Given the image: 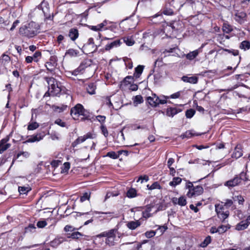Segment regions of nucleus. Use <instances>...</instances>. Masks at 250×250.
I'll use <instances>...</instances> for the list:
<instances>
[{
	"label": "nucleus",
	"mask_w": 250,
	"mask_h": 250,
	"mask_svg": "<svg viewBox=\"0 0 250 250\" xmlns=\"http://www.w3.org/2000/svg\"><path fill=\"white\" fill-rule=\"evenodd\" d=\"M8 141V139H3L0 141V153H2L10 146L11 145L7 143Z\"/></svg>",
	"instance_id": "1a4fd4ad"
},
{
	"label": "nucleus",
	"mask_w": 250,
	"mask_h": 250,
	"mask_svg": "<svg viewBox=\"0 0 250 250\" xmlns=\"http://www.w3.org/2000/svg\"><path fill=\"white\" fill-rule=\"evenodd\" d=\"M178 110L176 108H169L167 111V115L168 116L173 117L178 113Z\"/></svg>",
	"instance_id": "b1692460"
},
{
	"label": "nucleus",
	"mask_w": 250,
	"mask_h": 250,
	"mask_svg": "<svg viewBox=\"0 0 250 250\" xmlns=\"http://www.w3.org/2000/svg\"><path fill=\"white\" fill-rule=\"evenodd\" d=\"M39 125L37 122H32L30 123L28 126V129L29 130H33L37 128Z\"/></svg>",
	"instance_id": "a18cd8bd"
},
{
	"label": "nucleus",
	"mask_w": 250,
	"mask_h": 250,
	"mask_svg": "<svg viewBox=\"0 0 250 250\" xmlns=\"http://www.w3.org/2000/svg\"><path fill=\"white\" fill-rule=\"evenodd\" d=\"M199 53V50L196 49L186 54V57L188 60L191 61L195 59L198 55Z\"/></svg>",
	"instance_id": "f3484780"
},
{
	"label": "nucleus",
	"mask_w": 250,
	"mask_h": 250,
	"mask_svg": "<svg viewBox=\"0 0 250 250\" xmlns=\"http://www.w3.org/2000/svg\"><path fill=\"white\" fill-rule=\"evenodd\" d=\"M107 233V238H112L115 239L116 234L118 232L117 229H111L108 231H106Z\"/></svg>",
	"instance_id": "aec40b11"
},
{
	"label": "nucleus",
	"mask_w": 250,
	"mask_h": 250,
	"mask_svg": "<svg viewBox=\"0 0 250 250\" xmlns=\"http://www.w3.org/2000/svg\"><path fill=\"white\" fill-rule=\"evenodd\" d=\"M85 138L83 136L79 137L72 144V146L73 147H76L78 145L84 142L85 141Z\"/></svg>",
	"instance_id": "393cba45"
},
{
	"label": "nucleus",
	"mask_w": 250,
	"mask_h": 250,
	"mask_svg": "<svg viewBox=\"0 0 250 250\" xmlns=\"http://www.w3.org/2000/svg\"><path fill=\"white\" fill-rule=\"evenodd\" d=\"M182 182V179L180 177H174L172 181L169 182V185L172 187H175L180 184Z\"/></svg>",
	"instance_id": "cd10ccee"
},
{
	"label": "nucleus",
	"mask_w": 250,
	"mask_h": 250,
	"mask_svg": "<svg viewBox=\"0 0 250 250\" xmlns=\"http://www.w3.org/2000/svg\"><path fill=\"white\" fill-rule=\"evenodd\" d=\"M47 225V223L44 220L39 221L38 222L37 226L39 228H43Z\"/></svg>",
	"instance_id": "864d4df0"
},
{
	"label": "nucleus",
	"mask_w": 250,
	"mask_h": 250,
	"mask_svg": "<svg viewBox=\"0 0 250 250\" xmlns=\"http://www.w3.org/2000/svg\"><path fill=\"white\" fill-rule=\"evenodd\" d=\"M90 193L85 192L84 193L83 196H82L80 198V201L81 202H83L85 201L86 200H89L90 198Z\"/></svg>",
	"instance_id": "8fccbe9b"
},
{
	"label": "nucleus",
	"mask_w": 250,
	"mask_h": 250,
	"mask_svg": "<svg viewBox=\"0 0 250 250\" xmlns=\"http://www.w3.org/2000/svg\"><path fill=\"white\" fill-rule=\"evenodd\" d=\"M56 65L55 59L52 57L50 58L49 62H47L45 64L47 69L51 72L54 71Z\"/></svg>",
	"instance_id": "6e6552de"
},
{
	"label": "nucleus",
	"mask_w": 250,
	"mask_h": 250,
	"mask_svg": "<svg viewBox=\"0 0 250 250\" xmlns=\"http://www.w3.org/2000/svg\"><path fill=\"white\" fill-rule=\"evenodd\" d=\"M96 214H104L107 215L108 217L112 218L113 217V212H102V211H95Z\"/></svg>",
	"instance_id": "052dcab7"
},
{
	"label": "nucleus",
	"mask_w": 250,
	"mask_h": 250,
	"mask_svg": "<svg viewBox=\"0 0 250 250\" xmlns=\"http://www.w3.org/2000/svg\"><path fill=\"white\" fill-rule=\"evenodd\" d=\"M195 113V111L193 109H189L186 111V116L187 118H191Z\"/></svg>",
	"instance_id": "79ce46f5"
},
{
	"label": "nucleus",
	"mask_w": 250,
	"mask_h": 250,
	"mask_svg": "<svg viewBox=\"0 0 250 250\" xmlns=\"http://www.w3.org/2000/svg\"><path fill=\"white\" fill-rule=\"evenodd\" d=\"M76 229H78L70 225H66L64 228V230L66 232L72 231Z\"/></svg>",
	"instance_id": "4d7b16f0"
},
{
	"label": "nucleus",
	"mask_w": 250,
	"mask_h": 250,
	"mask_svg": "<svg viewBox=\"0 0 250 250\" xmlns=\"http://www.w3.org/2000/svg\"><path fill=\"white\" fill-rule=\"evenodd\" d=\"M157 99L158 97L155 94L153 95L152 97H148L146 98L147 102L152 106H156L158 105Z\"/></svg>",
	"instance_id": "ddd939ff"
},
{
	"label": "nucleus",
	"mask_w": 250,
	"mask_h": 250,
	"mask_svg": "<svg viewBox=\"0 0 250 250\" xmlns=\"http://www.w3.org/2000/svg\"><path fill=\"white\" fill-rule=\"evenodd\" d=\"M230 228V226L229 224H227L226 225H220L219 226L218 229V232L219 234H222L224 232H225L226 231H227Z\"/></svg>",
	"instance_id": "412c9836"
},
{
	"label": "nucleus",
	"mask_w": 250,
	"mask_h": 250,
	"mask_svg": "<svg viewBox=\"0 0 250 250\" xmlns=\"http://www.w3.org/2000/svg\"><path fill=\"white\" fill-rule=\"evenodd\" d=\"M249 225L244 220L241 221L240 223L237 224L235 227V229L237 230H242L246 229Z\"/></svg>",
	"instance_id": "a211bd4d"
},
{
	"label": "nucleus",
	"mask_w": 250,
	"mask_h": 250,
	"mask_svg": "<svg viewBox=\"0 0 250 250\" xmlns=\"http://www.w3.org/2000/svg\"><path fill=\"white\" fill-rule=\"evenodd\" d=\"M187 204V201L185 197L181 196L178 198V205L181 206H184Z\"/></svg>",
	"instance_id": "49530a36"
},
{
	"label": "nucleus",
	"mask_w": 250,
	"mask_h": 250,
	"mask_svg": "<svg viewBox=\"0 0 250 250\" xmlns=\"http://www.w3.org/2000/svg\"><path fill=\"white\" fill-rule=\"evenodd\" d=\"M137 195V191L135 188H131L126 192V196L128 198H134Z\"/></svg>",
	"instance_id": "c85d7f7f"
},
{
	"label": "nucleus",
	"mask_w": 250,
	"mask_h": 250,
	"mask_svg": "<svg viewBox=\"0 0 250 250\" xmlns=\"http://www.w3.org/2000/svg\"><path fill=\"white\" fill-rule=\"evenodd\" d=\"M225 50L229 53H232L234 56H237L239 54V51L238 50H229L226 49Z\"/></svg>",
	"instance_id": "338daca9"
},
{
	"label": "nucleus",
	"mask_w": 250,
	"mask_h": 250,
	"mask_svg": "<svg viewBox=\"0 0 250 250\" xmlns=\"http://www.w3.org/2000/svg\"><path fill=\"white\" fill-rule=\"evenodd\" d=\"M70 114L74 120L78 119L80 115L83 116V118L82 119L83 120L90 119V115L89 112L86 110L83 106L80 104H77L71 108Z\"/></svg>",
	"instance_id": "7ed1b4c3"
},
{
	"label": "nucleus",
	"mask_w": 250,
	"mask_h": 250,
	"mask_svg": "<svg viewBox=\"0 0 250 250\" xmlns=\"http://www.w3.org/2000/svg\"><path fill=\"white\" fill-rule=\"evenodd\" d=\"M96 85L94 83H89L86 87L87 91L91 95L95 93Z\"/></svg>",
	"instance_id": "5701e85b"
},
{
	"label": "nucleus",
	"mask_w": 250,
	"mask_h": 250,
	"mask_svg": "<svg viewBox=\"0 0 250 250\" xmlns=\"http://www.w3.org/2000/svg\"><path fill=\"white\" fill-rule=\"evenodd\" d=\"M63 241V238L62 237L55 238L50 242V246L53 248H56L61 244Z\"/></svg>",
	"instance_id": "4be33fe9"
},
{
	"label": "nucleus",
	"mask_w": 250,
	"mask_h": 250,
	"mask_svg": "<svg viewBox=\"0 0 250 250\" xmlns=\"http://www.w3.org/2000/svg\"><path fill=\"white\" fill-rule=\"evenodd\" d=\"M88 64H87L86 62H83L79 66L78 70H80V71L82 72L84 70V69L88 66Z\"/></svg>",
	"instance_id": "bf43d9fd"
},
{
	"label": "nucleus",
	"mask_w": 250,
	"mask_h": 250,
	"mask_svg": "<svg viewBox=\"0 0 250 250\" xmlns=\"http://www.w3.org/2000/svg\"><path fill=\"white\" fill-rule=\"evenodd\" d=\"M43 135L41 134H37L34 135L30 136L28 139L25 141V143H33L35 142H38L43 139Z\"/></svg>",
	"instance_id": "9d476101"
},
{
	"label": "nucleus",
	"mask_w": 250,
	"mask_h": 250,
	"mask_svg": "<svg viewBox=\"0 0 250 250\" xmlns=\"http://www.w3.org/2000/svg\"><path fill=\"white\" fill-rule=\"evenodd\" d=\"M156 233V231H153V230L148 231H146L145 233V235L147 238H150L153 237L155 235Z\"/></svg>",
	"instance_id": "603ef678"
},
{
	"label": "nucleus",
	"mask_w": 250,
	"mask_h": 250,
	"mask_svg": "<svg viewBox=\"0 0 250 250\" xmlns=\"http://www.w3.org/2000/svg\"><path fill=\"white\" fill-rule=\"evenodd\" d=\"M201 134L196 133L193 130H188L184 133L181 135L180 137L182 139L190 138L194 136L200 135Z\"/></svg>",
	"instance_id": "f8f14e48"
},
{
	"label": "nucleus",
	"mask_w": 250,
	"mask_h": 250,
	"mask_svg": "<svg viewBox=\"0 0 250 250\" xmlns=\"http://www.w3.org/2000/svg\"><path fill=\"white\" fill-rule=\"evenodd\" d=\"M222 29L223 31L226 33H229L232 30L231 25L227 23H224L223 24Z\"/></svg>",
	"instance_id": "7c9ffc66"
},
{
	"label": "nucleus",
	"mask_w": 250,
	"mask_h": 250,
	"mask_svg": "<svg viewBox=\"0 0 250 250\" xmlns=\"http://www.w3.org/2000/svg\"><path fill=\"white\" fill-rule=\"evenodd\" d=\"M47 5V3L46 2L42 1L40 6L42 8L43 13L44 14V16H46L45 14L47 13L48 10Z\"/></svg>",
	"instance_id": "ea45409f"
},
{
	"label": "nucleus",
	"mask_w": 250,
	"mask_h": 250,
	"mask_svg": "<svg viewBox=\"0 0 250 250\" xmlns=\"http://www.w3.org/2000/svg\"><path fill=\"white\" fill-rule=\"evenodd\" d=\"M157 229H156V232L159 231L160 233L163 234L167 229V226H156Z\"/></svg>",
	"instance_id": "4c0bfd02"
},
{
	"label": "nucleus",
	"mask_w": 250,
	"mask_h": 250,
	"mask_svg": "<svg viewBox=\"0 0 250 250\" xmlns=\"http://www.w3.org/2000/svg\"><path fill=\"white\" fill-rule=\"evenodd\" d=\"M186 188H188L189 190L187 195L191 198L193 196H197L201 194L203 192V188L201 186L194 187L192 183L188 182L186 184Z\"/></svg>",
	"instance_id": "20e7f679"
},
{
	"label": "nucleus",
	"mask_w": 250,
	"mask_h": 250,
	"mask_svg": "<svg viewBox=\"0 0 250 250\" xmlns=\"http://www.w3.org/2000/svg\"><path fill=\"white\" fill-rule=\"evenodd\" d=\"M120 41L119 40H116L111 42V43L106 45L105 49L106 50H109L113 47H116L120 45Z\"/></svg>",
	"instance_id": "dca6fc26"
},
{
	"label": "nucleus",
	"mask_w": 250,
	"mask_h": 250,
	"mask_svg": "<svg viewBox=\"0 0 250 250\" xmlns=\"http://www.w3.org/2000/svg\"><path fill=\"white\" fill-rule=\"evenodd\" d=\"M70 167V164L69 162H65L61 167V173L67 172Z\"/></svg>",
	"instance_id": "72a5a7b5"
},
{
	"label": "nucleus",
	"mask_w": 250,
	"mask_h": 250,
	"mask_svg": "<svg viewBox=\"0 0 250 250\" xmlns=\"http://www.w3.org/2000/svg\"><path fill=\"white\" fill-rule=\"evenodd\" d=\"M101 129L102 131V132L103 133L104 136L105 137H106L108 135V131L105 126L104 125L101 126Z\"/></svg>",
	"instance_id": "774afa93"
},
{
	"label": "nucleus",
	"mask_w": 250,
	"mask_h": 250,
	"mask_svg": "<svg viewBox=\"0 0 250 250\" xmlns=\"http://www.w3.org/2000/svg\"><path fill=\"white\" fill-rule=\"evenodd\" d=\"M247 18V14L244 12H237L234 14V20L240 24L243 23Z\"/></svg>",
	"instance_id": "423d86ee"
},
{
	"label": "nucleus",
	"mask_w": 250,
	"mask_h": 250,
	"mask_svg": "<svg viewBox=\"0 0 250 250\" xmlns=\"http://www.w3.org/2000/svg\"><path fill=\"white\" fill-rule=\"evenodd\" d=\"M169 97L163 96V97H158L157 99L158 105L159 104H164L167 103V100L169 99Z\"/></svg>",
	"instance_id": "c03bdc74"
},
{
	"label": "nucleus",
	"mask_w": 250,
	"mask_h": 250,
	"mask_svg": "<svg viewBox=\"0 0 250 250\" xmlns=\"http://www.w3.org/2000/svg\"><path fill=\"white\" fill-rule=\"evenodd\" d=\"M143 102V99L142 96L137 95L135 97L134 100V104H141Z\"/></svg>",
	"instance_id": "de8ad7c7"
},
{
	"label": "nucleus",
	"mask_w": 250,
	"mask_h": 250,
	"mask_svg": "<svg viewBox=\"0 0 250 250\" xmlns=\"http://www.w3.org/2000/svg\"><path fill=\"white\" fill-rule=\"evenodd\" d=\"M241 177L236 176L233 179L226 182L225 185L229 187V188L233 187L240 184L241 182Z\"/></svg>",
	"instance_id": "0eeeda50"
},
{
	"label": "nucleus",
	"mask_w": 250,
	"mask_h": 250,
	"mask_svg": "<svg viewBox=\"0 0 250 250\" xmlns=\"http://www.w3.org/2000/svg\"><path fill=\"white\" fill-rule=\"evenodd\" d=\"M39 29V25L34 21H31L21 26L20 28L19 33L23 36L30 38L37 35Z\"/></svg>",
	"instance_id": "f257e3e1"
},
{
	"label": "nucleus",
	"mask_w": 250,
	"mask_h": 250,
	"mask_svg": "<svg viewBox=\"0 0 250 250\" xmlns=\"http://www.w3.org/2000/svg\"><path fill=\"white\" fill-rule=\"evenodd\" d=\"M69 36L71 40L75 41L79 36L78 30L76 28H71L69 32Z\"/></svg>",
	"instance_id": "4468645a"
},
{
	"label": "nucleus",
	"mask_w": 250,
	"mask_h": 250,
	"mask_svg": "<svg viewBox=\"0 0 250 250\" xmlns=\"http://www.w3.org/2000/svg\"><path fill=\"white\" fill-rule=\"evenodd\" d=\"M31 190L29 187H19V191L20 194H26Z\"/></svg>",
	"instance_id": "f704fd0d"
},
{
	"label": "nucleus",
	"mask_w": 250,
	"mask_h": 250,
	"mask_svg": "<svg viewBox=\"0 0 250 250\" xmlns=\"http://www.w3.org/2000/svg\"><path fill=\"white\" fill-rule=\"evenodd\" d=\"M83 236L82 234L78 231L74 232L72 233L71 234H67V237L68 238H71L72 239H78L80 236Z\"/></svg>",
	"instance_id": "473e14b6"
},
{
	"label": "nucleus",
	"mask_w": 250,
	"mask_h": 250,
	"mask_svg": "<svg viewBox=\"0 0 250 250\" xmlns=\"http://www.w3.org/2000/svg\"><path fill=\"white\" fill-rule=\"evenodd\" d=\"M124 41L126 43V44L128 46H132L135 43L134 41L131 37H125L124 38Z\"/></svg>",
	"instance_id": "2f4dec72"
},
{
	"label": "nucleus",
	"mask_w": 250,
	"mask_h": 250,
	"mask_svg": "<svg viewBox=\"0 0 250 250\" xmlns=\"http://www.w3.org/2000/svg\"><path fill=\"white\" fill-rule=\"evenodd\" d=\"M218 217L223 219V220H225V219H226L229 215V211H222L220 213H219V214H217Z\"/></svg>",
	"instance_id": "a19ab883"
},
{
	"label": "nucleus",
	"mask_w": 250,
	"mask_h": 250,
	"mask_svg": "<svg viewBox=\"0 0 250 250\" xmlns=\"http://www.w3.org/2000/svg\"><path fill=\"white\" fill-rule=\"evenodd\" d=\"M133 78L131 76H127L126 77L124 80L121 82V84L127 85L131 83L130 80H132Z\"/></svg>",
	"instance_id": "09e8293b"
},
{
	"label": "nucleus",
	"mask_w": 250,
	"mask_h": 250,
	"mask_svg": "<svg viewBox=\"0 0 250 250\" xmlns=\"http://www.w3.org/2000/svg\"><path fill=\"white\" fill-rule=\"evenodd\" d=\"M233 204V202L231 199H226L225 202H223L224 207L229 208Z\"/></svg>",
	"instance_id": "3c124183"
},
{
	"label": "nucleus",
	"mask_w": 250,
	"mask_h": 250,
	"mask_svg": "<svg viewBox=\"0 0 250 250\" xmlns=\"http://www.w3.org/2000/svg\"><path fill=\"white\" fill-rule=\"evenodd\" d=\"M243 152L240 146H237L233 151L232 156H242Z\"/></svg>",
	"instance_id": "c756f323"
},
{
	"label": "nucleus",
	"mask_w": 250,
	"mask_h": 250,
	"mask_svg": "<svg viewBox=\"0 0 250 250\" xmlns=\"http://www.w3.org/2000/svg\"><path fill=\"white\" fill-rule=\"evenodd\" d=\"M234 200H237L238 202V203L240 204V205H243V203L244 202V199L243 198V197L241 196V195H239V196H236L234 197Z\"/></svg>",
	"instance_id": "6e6d98bb"
},
{
	"label": "nucleus",
	"mask_w": 250,
	"mask_h": 250,
	"mask_svg": "<svg viewBox=\"0 0 250 250\" xmlns=\"http://www.w3.org/2000/svg\"><path fill=\"white\" fill-rule=\"evenodd\" d=\"M215 211H216L217 214L223 211L224 210V206L223 205V202H222L221 204H217L215 205Z\"/></svg>",
	"instance_id": "37998d69"
},
{
	"label": "nucleus",
	"mask_w": 250,
	"mask_h": 250,
	"mask_svg": "<svg viewBox=\"0 0 250 250\" xmlns=\"http://www.w3.org/2000/svg\"><path fill=\"white\" fill-rule=\"evenodd\" d=\"M124 61L125 62V63L126 67H128L129 69L132 68L133 63L130 59L125 58L124 59Z\"/></svg>",
	"instance_id": "e433bc0d"
},
{
	"label": "nucleus",
	"mask_w": 250,
	"mask_h": 250,
	"mask_svg": "<svg viewBox=\"0 0 250 250\" xmlns=\"http://www.w3.org/2000/svg\"><path fill=\"white\" fill-rule=\"evenodd\" d=\"M55 123L61 127H65L66 126V123L60 119H57L55 121Z\"/></svg>",
	"instance_id": "5fc2aeb1"
},
{
	"label": "nucleus",
	"mask_w": 250,
	"mask_h": 250,
	"mask_svg": "<svg viewBox=\"0 0 250 250\" xmlns=\"http://www.w3.org/2000/svg\"><path fill=\"white\" fill-rule=\"evenodd\" d=\"M79 52L78 50L74 49H69L67 50L65 53V55H69V56L76 57L78 55Z\"/></svg>",
	"instance_id": "a878e982"
},
{
	"label": "nucleus",
	"mask_w": 250,
	"mask_h": 250,
	"mask_svg": "<svg viewBox=\"0 0 250 250\" xmlns=\"http://www.w3.org/2000/svg\"><path fill=\"white\" fill-rule=\"evenodd\" d=\"M144 66L143 65H139L135 68V73L134 74V77L136 78L140 77V75L143 72Z\"/></svg>",
	"instance_id": "6ab92c4d"
},
{
	"label": "nucleus",
	"mask_w": 250,
	"mask_h": 250,
	"mask_svg": "<svg viewBox=\"0 0 250 250\" xmlns=\"http://www.w3.org/2000/svg\"><path fill=\"white\" fill-rule=\"evenodd\" d=\"M149 180V178L147 175L141 176L139 177L137 181V182L141 181V183H142L144 181L146 182L148 181Z\"/></svg>",
	"instance_id": "13d9d810"
},
{
	"label": "nucleus",
	"mask_w": 250,
	"mask_h": 250,
	"mask_svg": "<svg viewBox=\"0 0 250 250\" xmlns=\"http://www.w3.org/2000/svg\"><path fill=\"white\" fill-rule=\"evenodd\" d=\"M147 188L150 190H152L154 189H160L161 186L157 182H155L153 184H152L150 186H149V185H148L147 186Z\"/></svg>",
	"instance_id": "58836bf2"
},
{
	"label": "nucleus",
	"mask_w": 250,
	"mask_h": 250,
	"mask_svg": "<svg viewBox=\"0 0 250 250\" xmlns=\"http://www.w3.org/2000/svg\"><path fill=\"white\" fill-rule=\"evenodd\" d=\"M239 47L241 49L246 50L250 48V42L248 41H244L240 44Z\"/></svg>",
	"instance_id": "bb28decb"
},
{
	"label": "nucleus",
	"mask_w": 250,
	"mask_h": 250,
	"mask_svg": "<svg viewBox=\"0 0 250 250\" xmlns=\"http://www.w3.org/2000/svg\"><path fill=\"white\" fill-rule=\"evenodd\" d=\"M140 225L141 223L139 220L136 221H130L126 224L127 228L132 230L135 229Z\"/></svg>",
	"instance_id": "2eb2a0df"
},
{
	"label": "nucleus",
	"mask_w": 250,
	"mask_h": 250,
	"mask_svg": "<svg viewBox=\"0 0 250 250\" xmlns=\"http://www.w3.org/2000/svg\"><path fill=\"white\" fill-rule=\"evenodd\" d=\"M44 79L48 85V90L45 93V95L57 96L62 90L60 83L53 77H45Z\"/></svg>",
	"instance_id": "f03ea898"
},
{
	"label": "nucleus",
	"mask_w": 250,
	"mask_h": 250,
	"mask_svg": "<svg viewBox=\"0 0 250 250\" xmlns=\"http://www.w3.org/2000/svg\"><path fill=\"white\" fill-rule=\"evenodd\" d=\"M61 163L62 162L60 160H54L51 163V165L52 167H58L61 164Z\"/></svg>",
	"instance_id": "69168bd1"
},
{
	"label": "nucleus",
	"mask_w": 250,
	"mask_h": 250,
	"mask_svg": "<svg viewBox=\"0 0 250 250\" xmlns=\"http://www.w3.org/2000/svg\"><path fill=\"white\" fill-rule=\"evenodd\" d=\"M211 242V237L208 236L207 237L204 241L202 242L200 244V246L202 248H205L207 247L210 243Z\"/></svg>",
	"instance_id": "c9c22d12"
},
{
	"label": "nucleus",
	"mask_w": 250,
	"mask_h": 250,
	"mask_svg": "<svg viewBox=\"0 0 250 250\" xmlns=\"http://www.w3.org/2000/svg\"><path fill=\"white\" fill-rule=\"evenodd\" d=\"M41 56V53L39 51L36 52L32 57H33V60L35 62H37L38 61V58L40 57Z\"/></svg>",
	"instance_id": "0e129e2a"
},
{
	"label": "nucleus",
	"mask_w": 250,
	"mask_h": 250,
	"mask_svg": "<svg viewBox=\"0 0 250 250\" xmlns=\"http://www.w3.org/2000/svg\"><path fill=\"white\" fill-rule=\"evenodd\" d=\"M105 243L106 244L110 246H113L115 245L114 239L112 238H106L105 240Z\"/></svg>",
	"instance_id": "680f3d73"
},
{
	"label": "nucleus",
	"mask_w": 250,
	"mask_h": 250,
	"mask_svg": "<svg viewBox=\"0 0 250 250\" xmlns=\"http://www.w3.org/2000/svg\"><path fill=\"white\" fill-rule=\"evenodd\" d=\"M87 44L89 45L92 44L93 45V47H95L94 51H96L97 50L98 46L96 45H94V40L92 38H90L88 40Z\"/></svg>",
	"instance_id": "e2e57ef3"
},
{
	"label": "nucleus",
	"mask_w": 250,
	"mask_h": 250,
	"mask_svg": "<svg viewBox=\"0 0 250 250\" xmlns=\"http://www.w3.org/2000/svg\"><path fill=\"white\" fill-rule=\"evenodd\" d=\"M137 152H133L132 151H127V150H120L117 151V152L115 151H110L108 152L104 156H119L120 155H122L123 156H126L127 155H132L133 153H137Z\"/></svg>",
	"instance_id": "39448f33"
},
{
	"label": "nucleus",
	"mask_w": 250,
	"mask_h": 250,
	"mask_svg": "<svg viewBox=\"0 0 250 250\" xmlns=\"http://www.w3.org/2000/svg\"><path fill=\"white\" fill-rule=\"evenodd\" d=\"M182 80L186 83L195 84L198 82V78L196 76H192L189 77L187 76H184L182 77Z\"/></svg>",
	"instance_id": "9b49d317"
}]
</instances>
